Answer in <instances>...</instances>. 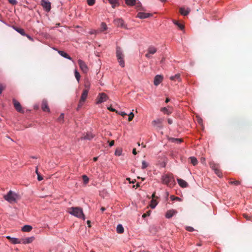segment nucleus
I'll return each mask as SVG.
<instances>
[{
  "label": "nucleus",
  "instance_id": "412c9836",
  "mask_svg": "<svg viewBox=\"0 0 252 252\" xmlns=\"http://www.w3.org/2000/svg\"><path fill=\"white\" fill-rule=\"evenodd\" d=\"M161 111H162L164 114L169 115L172 112V109L170 107H163L161 108Z\"/></svg>",
  "mask_w": 252,
  "mask_h": 252
},
{
  "label": "nucleus",
  "instance_id": "473e14b6",
  "mask_svg": "<svg viewBox=\"0 0 252 252\" xmlns=\"http://www.w3.org/2000/svg\"><path fill=\"white\" fill-rule=\"evenodd\" d=\"M107 29V26L105 23H102L101 24V32H103Z\"/></svg>",
  "mask_w": 252,
  "mask_h": 252
},
{
  "label": "nucleus",
  "instance_id": "c9c22d12",
  "mask_svg": "<svg viewBox=\"0 0 252 252\" xmlns=\"http://www.w3.org/2000/svg\"><path fill=\"white\" fill-rule=\"evenodd\" d=\"M64 119V114L61 113L58 119V121L60 123H63Z\"/></svg>",
  "mask_w": 252,
  "mask_h": 252
},
{
  "label": "nucleus",
  "instance_id": "4468645a",
  "mask_svg": "<svg viewBox=\"0 0 252 252\" xmlns=\"http://www.w3.org/2000/svg\"><path fill=\"white\" fill-rule=\"evenodd\" d=\"M114 24L118 27H124V21L122 19L118 18L114 21Z\"/></svg>",
  "mask_w": 252,
  "mask_h": 252
},
{
  "label": "nucleus",
  "instance_id": "9d476101",
  "mask_svg": "<svg viewBox=\"0 0 252 252\" xmlns=\"http://www.w3.org/2000/svg\"><path fill=\"white\" fill-rule=\"evenodd\" d=\"M163 76L160 75H157L154 78V83L155 86L158 85L162 81Z\"/></svg>",
  "mask_w": 252,
  "mask_h": 252
},
{
  "label": "nucleus",
  "instance_id": "79ce46f5",
  "mask_svg": "<svg viewBox=\"0 0 252 252\" xmlns=\"http://www.w3.org/2000/svg\"><path fill=\"white\" fill-rule=\"evenodd\" d=\"M196 119H197V121L198 123L199 124H200L201 126H202V122H203L202 119L198 116L196 117Z\"/></svg>",
  "mask_w": 252,
  "mask_h": 252
},
{
  "label": "nucleus",
  "instance_id": "864d4df0",
  "mask_svg": "<svg viewBox=\"0 0 252 252\" xmlns=\"http://www.w3.org/2000/svg\"><path fill=\"white\" fill-rule=\"evenodd\" d=\"M37 179L38 181H41L43 180V178L40 175L38 174L37 175Z\"/></svg>",
  "mask_w": 252,
  "mask_h": 252
},
{
  "label": "nucleus",
  "instance_id": "8fccbe9b",
  "mask_svg": "<svg viewBox=\"0 0 252 252\" xmlns=\"http://www.w3.org/2000/svg\"><path fill=\"white\" fill-rule=\"evenodd\" d=\"M231 184H234V185H239V182L238 181H231L230 182Z\"/></svg>",
  "mask_w": 252,
  "mask_h": 252
},
{
  "label": "nucleus",
  "instance_id": "f704fd0d",
  "mask_svg": "<svg viewBox=\"0 0 252 252\" xmlns=\"http://www.w3.org/2000/svg\"><path fill=\"white\" fill-rule=\"evenodd\" d=\"M83 182L85 184H87L89 182V178L85 175L82 176Z\"/></svg>",
  "mask_w": 252,
  "mask_h": 252
},
{
  "label": "nucleus",
  "instance_id": "f257e3e1",
  "mask_svg": "<svg viewBox=\"0 0 252 252\" xmlns=\"http://www.w3.org/2000/svg\"><path fill=\"white\" fill-rule=\"evenodd\" d=\"M68 213L76 217H77L80 219H82L83 220H85V217L83 213L82 209L80 207H70L69 209Z\"/></svg>",
  "mask_w": 252,
  "mask_h": 252
},
{
  "label": "nucleus",
  "instance_id": "bf43d9fd",
  "mask_svg": "<svg viewBox=\"0 0 252 252\" xmlns=\"http://www.w3.org/2000/svg\"><path fill=\"white\" fill-rule=\"evenodd\" d=\"M132 153L133 155H136V149H133V150H132Z\"/></svg>",
  "mask_w": 252,
  "mask_h": 252
},
{
  "label": "nucleus",
  "instance_id": "4c0bfd02",
  "mask_svg": "<svg viewBox=\"0 0 252 252\" xmlns=\"http://www.w3.org/2000/svg\"><path fill=\"white\" fill-rule=\"evenodd\" d=\"M84 86H85V89L84 90H88V92H89V90L90 88V82H88V81L86 82L85 83Z\"/></svg>",
  "mask_w": 252,
  "mask_h": 252
},
{
  "label": "nucleus",
  "instance_id": "0eeeda50",
  "mask_svg": "<svg viewBox=\"0 0 252 252\" xmlns=\"http://www.w3.org/2000/svg\"><path fill=\"white\" fill-rule=\"evenodd\" d=\"M163 121V119H157L152 121V125L157 129H161L162 128L161 124Z\"/></svg>",
  "mask_w": 252,
  "mask_h": 252
},
{
  "label": "nucleus",
  "instance_id": "393cba45",
  "mask_svg": "<svg viewBox=\"0 0 252 252\" xmlns=\"http://www.w3.org/2000/svg\"><path fill=\"white\" fill-rule=\"evenodd\" d=\"M88 90H83V93L81 94L80 99L81 101H85L87 97L88 94Z\"/></svg>",
  "mask_w": 252,
  "mask_h": 252
},
{
  "label": "nucleus",
  "instance_id": "6e6552de",
  "mask_svg": "<svg viewBox=\"0 0 252 252\" xmlns=\"http://www.w3.org/2000/svg\"><path fill=\"white\" fill-rule=\"evenodd\" d=\"M162 182L163 184L169 186L170 184L172 182V178L169 175H163L162 176Z\"/></svg>",
  "mask_w": 252,
  "mask_h": 252
},
{
  "label": "nucleus",
  "instance_id": "7c9ffc66",
  "mask_svg": "<svg viewBox=\"0 0 252 252\" xmlns=\"http://www.w3.org/2000/svg\"><path fill=\"white\" fill-rule=\"evenodd\" d=\"M109 2L112 4L113 8L115 7L118 4L119 0H108Z\"/></svg>",
  "mask_w": 252,
  "mask_h": 252
},
{
  "label": "nucleus",
  "instance_id": "774afa93",
  "mask_svg": "<svg viewBox=\"0 0 252 252\" xmlns=\"http://www.w3.org/2000/svg\"><path fill=\"white\" fill-rule=\"evenodd\" d=\"M145 216H146V215H145V214H144V215L142 216V217H143V218L145 217Z\"/></svg>",
  "mask_w": 252,
  "mask_h": 252
},
{
  "label": "nucleus",
  "instance_id": "49530a36",
  "mask_svg": "<svg viewBox=\"0 0 252 252\" xmlns=\"http://www.w3.org/2000/svg\"><path fill=\"white\" fill-rule=\"evenodd\" d=\"M116 112L122 116H124L127 115V114L126 113H125V112H123V111H120V112L116 111Z\"/></svg>",
  "mask_w": 252,
  "mask_h": 252
},
{
  "label": "nucleus",
  "instance_id": "f8f14e48",
  "mask_svg": "<svg viewBox=\"0 0 252 252\" xmlns=\"http://www.w3.org/2000/svg\"><path fill=\"white\" fill-rule=\"evenodd\" d=\"M177 213V211L174 209H171L168 210L165 215V217L167 219H170L174 215L176 214Z\"/></svg>",
  "mask_w": 252,
  "mask_h": 252
},
{
  "label": "nucleus",
  "instance_id": "37998d69",
  "mask_svg": "<svg viewBox=\"0 0 252 252\" xmlns=\"http://www.w3.org/2000/svg\"><path fill=\"white\" fill-rule=\"evenodd\" d=\"M87 1L89 5H93L95 3V0H87Z\"/></svg>",
  "mask_w": 252,
  "mask_h": 252
},
{
  "label": "nucleus",
  "instance_id": "20e7f679",
  "mask_svg": "<svg viewBox=\"0 0 252 252\" xmlns=\"http://www.w3.org/2000/svg\"><path fill=\"white\" fill-rule=\"evenodd\" d=\"M108 98L109 97L106 94L104 93H99L97 97L96 103L98 104L104 102L106 101Z\"/></svg>",
  "mask_w": 252,
  "mask_h": 252
},
{
  "label": "nucleus",
  "instance_id": "de8ad7c7",
  "mask_svg": "<svg viewBox=\"0 0 252 252\" xmlns=\"http://www.w3.org/2000/svg\"><path fill=\"white\" fill-rule=\"evenodd\" d=\"M186 229L189 232L193 231L194 230V228L191 226H188L186 228Z\"/></svg>",
  "mask_w": 252,
  "mask_h": 252
},
{
  "label": "nucleus",
  "instance_id": "9b49d317",
  "mask_svg": "<svg viewBox=\"0 0 252 252\" xmlns=\"http://www.w3.org/2000/svg\"><path fill=\"white\" fill-rule=\"evenodd\" d=\"M13 103L16 110L19 112H23V111L22 109L20 103L15 99H13Z\"/></svg>",
  "mask_w": 252,
  "mask_h": 252
},
{
  "label": "nucleus",
  "instance_id": "603ef678",
  "mask_svg": "<svg viewBox=\"0 0 252 252\" xmlns=\"http://www.w3.org/2000/svg\"><path fill=\"white\" fill-rule=\"evenodd\" d=\"M84 102V101H81V99H80L79 102V104H78V107H81V106H82V105H83V104Z\"/></svg>",
  "mask_w": 252,
  "mask_h": 252
},
{
  "label": "nucleus",
  "instance_id": "6e6d98bb",
  "mask_svg": "<svg viewBox=\"0 0 252 252\" xmlns=\"http://www.w3.org/2000/svg\"><path fill=\"white\" fill-rule=\"evenodd\" d=\"M25 36H27L29 39L32 40V41L33 40V38L29 35L26 34V35Z\"/></svg>",
  "mask_w": 252,
  "mask_h": 252
},
{
  "label": "nucleus",
  "instance_id": "39448f33",
  "mask_svg": "<svg viewBox=\"0 0 252 252\" xmlns=\"http://www.w3.org/2000/svg\"><path fill=\"white\" fill-rule=\"evenodd\" d=\"M157 51L156 47L153 45L149 46L147 50V53L145 54V57L148 59L152 58V55L155 54Z\"/></svg>",
  "mask_w": 252,
  "mask_h": 252
},
{
  "label": "nucleus",
  "instance_id": "cd10ccee",
  "mask_svg": "<svg viewBox=\"0 0 252 252\" xmlns=\"http://www.w3.org/2000/svg\"><path fill=\"white\" fill-rule=\"evenodd\" d=\"M13 28L14 30L17 32L18 33H20L21 35L25 36L26 33L24 32V30L22 29L18 28L15 27H13Z\"/></svg>",
  "mask_w": 252,
  "mask_h": 252
},
{
  "label": "nucleus",
  "instance_id": "a18cd8bd",
  "mask_svg": "<svg viewBox=\"0 0 252 252\" xmlns=\"http://www.w3.org/2000/svg\"><path fill=\"white\" fill-rule=\"evenodd\" d=\"M8 2L12 5H15L17 3V1L16 0H8Z\"/></svg>",
  "mask_w": 252,
  "mask_h": 252
},
{
  "label": "nucleus",
  "instance_id": "2eb2a0df",
  "mask_svg": "<svg viewBox=\"0 0 252 252\" xmlns=\"http://www.w3.org/2000/svg\"><path fill=\"white\" fill-rule=\"evenodd\" d=\"M190 11V9L188 7H181L180 9L181 14L184 16L187 15Z\"/></svg>",
  "mask_w": 252,
  "mask_h": 252
},
{
  "label": "nucleus",
  "instance_id": "680f3d73",
  "mask_svg": "<svg viewBox=\"0 0 252 252\" xmlns=\"http://www.w3.org/2000/svg\"><path fill=\"white\" fill-rule=\"evenodd\" d=\"M6 238H7V239H9V240H10V241L11 242V238H12V237H11L10 236H7V237H6Z\"/></svg>",
  "mask_w": 252,
  "mask_h": 252
},
{
  "label": "nucleus",
  "instance_id": "aec40b11",
  "mask_svg": "<svg viewBox=\"0 0 252 252\" xmlns=\"http://www.w3.org/2000/svg\"><path fill=\"white\" fill-rule=\"evenodd\" d=\"M211 167L213 169V170H214L215 173L217 175V176L219 177L220 178V177H222V173L220 171V170L218 169V168L216 166V165H211Z\"/></svg>",
  "mask_w": 252,
  "mask_h": 252
},
{
  "label": "nucleus",
  "instance_id": "4be33fe9",
  "mask_svg": "<svg viewBox=\"0 0 252 252\" xmlns=\"http://www.w3.org/2000/svg\"><path fill=\"white\" fill-rule=\"evenodd\" d=\"M94 137V135L91 132L88 133L84 136L82 137L81 139L82 140H90L92 139Z\"/></svg>",
  "mask_w": 252,
  "mask_h": 252
},
{
  "label": "nucleus",
  "instance_id": "052dcab7",
  "mask_svg": "<svg viewBox=\"0 0 252 252\" xmlns=\"http://www.w3.org/2000/svg\"><path fill=\"white\" fill-rule=\"evenodd\" d=\"M106 210V209L104 207H101V210L103 212Z\"/></svg>",
  "mask_w": 252,
  "mask_h": 252
},
{
  "label": "nucleus",
  "instance_id": "5fc2aeb1",
  "mask_svg": "<svg viewBox=\"0 0 252 252\" xmlns=\"http://www.w3.org/2000/svg\"><path fill=\"white\" fill-rule=\"evenodd\" d=\"M3 88L4 87L1 84H0V94L1 93Z\"/></svg>",
  "mask_w": 252,
  "mask_h": 252
},
{
  "label": "nucleus",
  "instance_id": "423d86ee",
  "mask_svg": "<svg viewBox=\"0 0 252 252\" xmlns=\"http://www.w3.org/2000/svg\"><path fill=\"white\" fill-rule=\"evenodd\" d=\"M41 4L46 12L51 10V3L48 0H41Z\"/></svg>",
  "mask_w": 252,
  "mask_h": 252
},
{
  "label": "nucleus",
  "instance_id": "58836bf2",
  "mask_svg": "<svg viewBox=\"0 0 252 252\" xmlns=\"http://www.w3.org/2000/svg\"><path fill=\"white\" fill-rule=\"evenodd\" d=\"M148 166V163L146 162L145 160H143L142 161V169H144L147 167Z\"/></svg>",
  "mask_w": 252,
  "mask_h": 252
},
{
  "label": "nucleus",
  "instance_id": "3c124183",
  "mask_svg": "<svg viewBox=\"0 0 252 252\" xmlns=\"http://www.w3.org/2000/svg\"><path fill=\"white\" fill-rule=\"evenodd\" d=\"M108 109L111 111L115 112L116 111V110L114 108H113L111 106L108 107Z\"/></svg>",
  "mask_w": 252,
  "mask_h": 252
},
{
  "label": "nucleus",
  "instance_id": "c03bdc74",
  "mask_svg": "<svg viewBox=\"0 0 252 252\" xmlns=\"http://www.w3.org/2000/svg\"><path fill=\"white\" fill-rule=\"evenodd\" d=\"M171 199L173 200L181 201V199L178 197H174V196H171Z\"/></svg>",
  "mask_w": 252,
  "mask_h": 252
},
{
  "label": "nucleus",
  "instance_id": "c756f323",
  "mask_svg": "<svg viewBox=\"0 0 252 252\" xmlns=\"http://www.w3.org/2000/svg\"><path fill=\"white\" fill-rule=\"evenodd\" d=\"M116 229H117V232L118 233H122L124 231V227H123V225L121 224H119L117 225Z\"/></svg>",
  "mask_w": 252,
  "mask_h": 252
},
{
  "label": "nucleus",
  "instance_id": "f3484780",
  "mask_svg": "<svg viewBox=\"0 0 252 252\" xmlns=\"http://www.w3.org/2000/svg\"><path fill=\"white\" fill-rule=\"evenodd\" d=\"M34 238V237L32 236L23 239L21 240L22 243L24 244H30L33 241Z\"/></svg>",
  "mask_w": 252,
  "mask_h": 252
},
{
  "label": "nucleus",
  "instance_id": "5701e85b",
  "mask_svg": "<svg viewBox=\"0 0 252 252\" xmlns=\"http://www.w3.org/2000/svg\"><path fill=\"white\" fill-rule=\"evenodd\" d=\"M59 54L63 57L69 60H72V58L65 52L63 51H58Z\"/></svg>",
  "mask_w": 252,
  "mask_h": 252
},
{
  "label": "nucleus",
  "instance_id": "338daca9",
  "mask_svg": "<svg viewBox=\"0 0 252 252\" xmlns=\"http://www.w3.org/2000/svg\"><path fill=\"white\" fill-rule=\"evenodd\" d=\"M160 1H161V2H164L166 0H159Z\"/></svg>",
  "mask_w": 252,
  "mask_h": 252
},
{
  "label": "nucleus",
  "instance_id": "e433bc0d",
  "mask_svg": "<svg viewBox=\"0 0 252 252\" xmlns=\"http://www.w3.org/2000/svg\"><path fill=\"white\" fill-rule=\"evenodd\" d=\"M174 23L177 25L180 29L182 30L184 29V26L183 25H182L181 24H180V23H179L178 21H173Z\"/></svg>",
  "mask_w": 252,
  "mask_h": 252
},
{
  "label": "nucleus",
  "instance_id": "7ed1b4c3",
  "mask_svg": "<svg viewBox=\"0 0 252 252\" xmlns=\"http://www.w3.org/2000/svg\"><path fill=\"white\" fill-rule=\"evenodd\" d=\"M116 56L119 64L122 67H124L125 65V61L124 60V55L123 50L119 47H117Z\"/></svg>",
  "mask_w": 252,
  "mask_h": 252
},
{
  "label": "nucleus",
  "instance_id": "dca6fc26",
  "mask_svg": "<svg viewBox=\"0 0 252 252\" xmlns=\"http://www.w3.org/2000/svg\"><path fill=\"white\" fill-rule=\"evenodd\" d=\"M42 109L44 111L50 112V109L48 105L47 101L43 100L42 102Z\"/></svg>",
  "mask_w": 252,
  "mask_h": 252
},
{
  "label": "nucleus",
  "instance_id": "4d7b16f0",
  "mask_svg": "<svg viewBox=\"0 0 252 252\" xmlns=\"http://www.w3.org/2000/svg\"><path fill=\"white\" fill-rule=\"evenodd\" d=\"M168 123L169 124L171 125L173 123V121L171 119H168Z\"/></svg>",
  "mask_w": 252,
  "mask_h": 252
},
{
  "label": "nucleus",
  "instance_id": "ddd939ff",
  "mask_svg": "<svg viewBox=\"0 0 252 252\" xmlns=\"http://www.w3.org/2000/svg\"><path fill=\"white\" fill-rule=\"evenodd\" d=\"M126 3L127 5L132 6L134 4H136V6L140 7L141 5V3L137 2L136 3V0H126Z\"/></svg>",
  "mask_w": 252,
  "mask_h": 252
},
{
  "label": "nucleus",
  "instance_id": "ea45409f",
  "mask_svg": "<svg viewBox=\"0 0 252 252\" xmlns=\"http://www.w3.org/2000/svg\"><path fill=\"white\" fill-rule=\"evenodd\" d=\"M134 117V114L132 112H131L129 114V117L128 118V120L129 121H131L132 119Z\"/></svg>",
  "mask_w": 252,
  "mask_h": 252
},
{
  "label": "nucleus",
  "instance_id": "a878e982",
  "mask_svg": "<svg viewBox=\"0 0 252 252\" xmlns=\"http://www.w3.org/2000/svg\"><path fill=\"white\" fill-rule=\"evenodd\" d=\"M32 228V227L31 225H25L22 228V230L24 232H30Z\"/></svg>",
  "mask_w": 252,
  "mask_h": 252
},
{
  "label": "nucleus",
  "instance_id": "bb28decb",
  "mask_svg": "<svg viewBox=\"0 0 252 252\" xmlns=\"http://www.w3.org/2000/svg\"><path fill=\"white\" fill-rule=\"evenodd\" d=\"M170 79L173 81H181L180 74H177L175 75L171 76L170 77Z\"/></svg>",
  "mask_w": 252,
  "mask_h": 252
},
{
  "label": "nucleus",
  "instance_id": "b1692460",
  "mask_svg": "<svg viewBox=\"0 0 252 252\" xmlns=\"http://www.w3.org/2000/svg\"><path fill=\"white\" fill-rule=\"evenodd\" d=\"M152 197H153V199L151 201V203L150 204V206L151 208L154 209L158 204V203L157 202L156 200H155L154 199V198L155 197V193H153L152 194Z\"/></svg>",
  "mask_w": 252,
  "mask_h": 252
},
{
  "label": "nucleus",
  "instance_id": "1a4fd4ad",
  "mask_svg": "<svg viewBox=\"0 0 252 252\" xmlns=\"http://www.w3.org/2000/svg\"><path fill=\"white\" fill-rule=\"evenodd\" d=\"M78 63L81 70L85 73H87L88 67L85 63L81 60H78Z\"/></svg>",
  "mask_w": 252,
  "mask_h": 252
},
{
  "label": "nucleus",
  "instance_id": "69168bd1",
  "mask_svg": "<svg viewBox=\"0 0 252 252\" xmlns=\"http://www.w3.org/2000/svg\"><path fill=\"white\" fill-rule=\"evenodd\" d=\"M36 173L37 174V175L39 174L38 172V170H37V168H36Z\"/></svg>",
  "mask_w": 252,
  "mask_h": 252
},
{
  "label": "nucleus",
  "instance_id": "a19ab883",
  "mask_svg": "<svg viewBox=\"0 0 252 252\" xmlns=\"http://www.w3.org/2000/svg\"><path fill=\"white\" fill-rule=\"evenodd\" d=\"M172 141L173 142H175L177 143H180L182 141L181 139H178V138H173V139H172Z\"/></svg>",
  "mask_w": 252,
  "mask_h": 252
},
{
  "label": "nucleus",
  "instance_id": "c85d7f7f",
  "mask_svg": "<svg viewBox=\"0 0 252 252\" xmlns=\"http://www.w3.org/2000/svg\"><path fill=\"white\" fill-rule=\"evenodd\" d=\"M13 244H21L22 243V241L19 240L18 238L13 237L11 238V242Z\"/></svg>",
  "mask_w": 252,
  "mask_h": 252
},
{
  "label": "nucleus",
  "instance_id": "13d9d810",
  "mask_svg": "<svg viewBox=\"0 0 252 252\" xmlns=\"http://www.w3.org/2000/svg\"><path fill=\"white\" fill-rule=\"evenodd\" d=\"M114 145V141H111L109 144L110 147L113 146Z\"/></svg>",
  "mask_w": 252,
  "mask_h": 252
},
{
  "label": "nucleus",
  "instance_id": "e2e57ef3",
  "mask_svg": "<svg viewBox=\"0 0 252 252\" xmlns=\"http://www.w3.org/2000/svg\"><path fill=\"white\" fill-rule=\"evenodd\" d=\"M170 101V99L169 98H166L165 100V102L168 103Z\"/></svg>",
  "mask_w": 252,
  "mask_h": 252
},
{
  "label": "nucleus",
  "instance_id": "0e129e2a",
  "mask_svg": "<svg viewBox=\"0 0 252 252\" xmlns=\"http://www.w3.org/2000/svg\"><path fill=\"white\" fill-rule=\"evenodd\" d=\"M97 157H94V161H96V160H97Z\"/></svg>",
  "mask_w": 252,
  "mask_h": 252
},
{
  "label": "nucleus",
  "instance_id": "a211bd4d",
  "mask_svg": "<svg viewBox=\"0 0 252 252\" xmlns=\"http://www.w3.org/2000/svg\"><path fill=\"white\" fill-rule=\"evenodd\" d=\"M151 14L145 12H139L137 14V17L140 19H145L149 17Z\"/></svg>",
  "mask_w": 252,
  "mask_h": 252
},
{
  "label": "nucleus",
  "instance_id": "09e8293b",
  "mask_svg": "<svg viewBox=\"0 0 252 252\" xmlns=\"http://www.w3.org/2000/svg\"><path fill=\"white\" fill-rule=\"evenodd\" d=\"M97 33V31L96 30H91L89 32V33L91 34H96Z\"/></svg>",
  "mask_w": 252,
  "mask_h": 252
},
{
  "label": "nucleus",
  "instance_id": "2f4dec72",
  "mask_svg": "<svg viewBox=\"0 0 252 252\" xmlns=\"http://www.w3.org/2000/svg\"><path fill=\"white\" fill-rule=\"evenodd\" d=\"M189 159L190 160L191 163L193 165H196L197 164L198 161H197V160L196 158H195L194 157H191L189 158Z\"/></svg>",
  "mask_w": 252,
  "mask_h": 252
},
{
  "label": "nucleus",
  "instance_id": "f03ea898",
  "mask_svg": "<svg viewBox=\"0 0 252 252\" xmlns=\"http://www.w3.org/2000/svg\"><path fill=\"white\" fill-rule=\"evenodd\" d=\"M4 199L10 203H13L16 202L18 196L14 192L9 190L8 193L4 195Z\"/></svg>",
  "mask_w": 252,
  "mask_h": 252
},
{
  "label": "nucleus",
  "instance_id": "6ab92c4d",
  "mask_svg": "<svg viewBox=\"0 0 252 252\" xmlns=\"http://www.w3.org/2000/svg\"><path fill=\"white\" fill-rule=\"evenodd\" d=\"M177 182L180 187L182 188H186L188 186V184L185 180L181 179H178Z\"/></svg>",
  "mask_w": 252,
  "mask_h": 252
},
{
  "label": "nucleus",
  "instance_id": "72a5a7b5",
  "mask_svg": "<svg viewBox=\"0 0 252 252\" xmlns=\"http://www.w3.org/2000/svg\"><path fill=\"white\" fill-rule=\"evenodd\" d=\"M74 75L78 82H79L80 80V76L79 73L77 70H75L74 71Z\"/></svg>",
  "mask_w": 252,
  "mask_h": 252
}]
</instances>
